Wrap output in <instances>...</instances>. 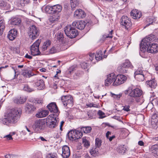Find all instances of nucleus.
Returning a JSON list of instances; mask_svg holds the SVG:
<instances>
[{
    "label": "nucleus",
    "instance_id": "nucleus-42",
    "mask_svg": "<svg viewBox=\"0 0 158 158\" xmlns=\"http://www.w3.org/2000/svg\"><path fill=\"white\" fill-rule=\"evenodd\" d=\"M98 148H93L90 151V154L94 156H95L98 152Z\"/></svg>",
    "mask_w": 158,
    "mask_h": 158
},
{
    "label": "nucleus",
    "instance_id": "nucleus-58",
    "mask_svg": "<svg viewBox=\"0 0 158 158\" xmlns=\"http://www.w3.org/2000/svg\"><path fill=\"white\" fill-rule=\"evenodd\" d=\"M77 67L76 66H71L69 68V72L71 73L73 71L75 70L76 69Z\"/></svg>",
    "mask_w": 158,
    "mask_h": 158
},
{
    "label": "nucleus",
    "instance_id": "nucleus-44",
    "mask_svg": "<svg viewBox=\"0 0 158 158\" xmlns=\"http://www.w3.org/2000/svg\"><path fill=\"white\" fill-rule=\"evenodd\" d=\"M110 94L112 97H113L114 98L118 100L119 99L120 97H122V93H120L118 94H115L112 92H110Z\"/></svg>",
    "mask_w": 158,
    "mask_h": 158
},
{
    "label": "nucleus",
    "instance_id": "nucleus-51",
    "mask_svg": "<svg viewBox=\"0 0 158 158\" xmlns=\"http://www.w3.org/2000/svg\"><path fill=\"white\" fill-rule=\"evenodd\" d=\"M56 155L55 153L49 154L46 156V158H57Z\"/></svg>",
    "mask_w": 158,
    "mask_h": 158
},
{
    "label": "nucleus",
    "instance_id": "nucleus-19",
    "mask_svg": "<svg viewBox=\"0 0 158 158\" xmlns=\"http://www.w3.org/2000/svg\"><path fill=\"white\" fill-rule=\"evenodd\" d=\"M27 97L26 96H19L15 98L13 100L14 102L17 104H22L24 103L26 101Z\"/></svg>",
    "mask_w": 158,
    "mask_h": 158
},
{
    "label": "nucleus",
    "instance_id": "nucleus-61",
    "mask_svg": "<svg viewBox=\"0 0 158 158\" xmlns=\"http://www.w3.org/2000/svg\"><path fill=\"white\" fill-rule=\"evenodd\" d=\"M4 138H6L8 140H10L13 139V138L12 137V135L10 134L6 135L4 137Z\"/></svg>",
    "mask_w": 158,
    "mask_h": 158
},
{
    "label": "nucleus",
    "instance_id": "nucleus-3",
    "mask_svg": "<svg viewBox=\"0 0 158 158\" xmlns=\"http://www.w3.org/2000/svg\"><path fill=\"white\" fill-rule=\"evenodd\" d=\"M83 135V133L79 129L75 130H72L68 133V138L71 140H75L81 138Z\"/></svg>",
    "mask_w": 158,
    "mask_h": 158
},
{
    "label": "nucleus",
    "instance_id": "nucleus-35",
    "mask_svg": "<svg viewBox=\"0 0 158 158\" xmlns=\"http://www.w3.org/2000/svg\"><path fill=\"white\" fill-rule=\"evenodd\" d=\"M56 36V39L58 40L61 42L63 41L64 38V36L63 33L62 32H58L57 33Z\"/></svg>",
    "mask_w": 158,
    "mask_h": 158
},
{
    "label": "nucleus",
    "instance_id": "nucleus-8",
    "mask_svg": "<svg viewBox=\"0 0 158 158\" xmlns=\"http://www.w3.org/2000/svg\"><path fill=\"white\" fill-rule=\"evenodd\" d=\"M132 67L133 66L131 62L129 60H127L124 62L120 64L118 68V69L122 73H127L128 69Z\"/></svg>",
    "mask_w": 158,
    "mask_h": 158
},
{
    "label": "nucleus",
    "instance_id": "nucleus-63",
    "mask_svg": "<svg viewBox=\"0 0 158 158\" xmlns=\"http://www.w3.org/2000/svg\"><path fill=\"white\" fill-rule=\"evenodd\" d=\"M25 127L27 130L29 132V135H31L33 133V132L31 131L30 127H28L27 126H25Z\"/></svg>",
    "mask_w": 158,
    "mask_h": 158
},
{
    "label": "nucleus",
    "instance_id": "nucleus-62",
    "mask_svg": "<svg viewBox=\"0 0 158 158\" xmlns=\"http://www.w3.org/2000/svg\"><path fill=\"white\" fill-rule=\"evenodd\" d=\"M89 56L90 57L89 58V60L91 61H92L94 59L95 55L94 53H90L89 54Z\"/></svg>",
    "mask_w": 158,
    "mask_h": 158
},
{
    "label": "nucleus",
    "instance_id": "nucleus-31",
    "mask_svg": "<svg viewBox=\"0 0 158 158\" xmlns=\"http://www.w3.org/2000/svg\"><path fill=\"white\" fill-rule=\"evenodd\" d=\"M78 129L81 131L82 133L83 131L84 133H88L91 131L92 128L90 127H81L80 129L78 128Z\"/></svg>",
    "mask_w": 158,
    "mask_h": 158
},
{
    "label": "nucleus",
    "instance_id": "nucleus-38",
    "mask_svg": "<svg viewBox=\"0 0 158 158\" xmlns=\"http://www.w3.org/2000/svg\"><path fill=\"white\" fill-rule=\"evenodd\" d=\"M71 5L72 9L74 10L76 7L78 5V1L77 0H71Z\"/></svg>",
    "mask_w": 158,
    "mask_h": 158
},
{
    "label": "nucleus",
    "instance_id": "nucleus-46",
    "mask_svg": "<svg viewBox=\"0 0 158 158\" xmlns=\"http://www.w3.org/2000/svg\"><path fill=\"white\" fill-rule=\"evenodd\" d=\"M82 142L84 146L86 147H88L89 146V143L85 138H83Z\"/></svg>",
    "mask_w": 158,
    "mask_h": 158
},
{
    "label": "nucleus",
    "instance_id": "nucleus-59",
    "mask_svg": "<svg viewBox=\"0 0 158 158\" xmlns=\"http://www.w3.org/2000/svg\"><path fill=\"white\" fill-rule=\"evenodd\" d=\"M112 83V82L111 81L108 80L107 78L105 80V85L106 86L109 85Z\"/></svg>",
    "mask_w": 158,
    "mask_h": 158
},
{
    "label": "nucleus",
    "instance_id": "nucleus-55",
    "mask_svg": "<svg viewBox=\"0 0 158 158\" xmlns=\"http://www.w3.org/2000/svg\"><path fill=\"white\" fill-rule=\"evenodd\" d=\"M131 89H139L141 88L140 86L136 85V84H133L131 85L130 87Z\"/></svg>",
    "mask_w": 158,
    "mask_h": 158
},
{
    "label": "nucleus",
    "instance_id": "nucleus-18",
    "mask_svg": "<svg viewBox=\"0 0 158 158\" xmlns=\"http://www.w3.org/2000/svg\"><path fill=\"white\" fill-rule=\"evenodd\" d=\"M17 32V31L15 29L10 30L8 32L7 37L10 40H14L16 37Z\"/></svg>",
    "mask_w": 158,
    "mask_h": 158
},
{
    "label": "nucleus",
    "instance_id": "nucleus-54",
    "mask_svg": "<svg viewBox=\"0 0 158 158\" xmlns=\"http://www.w3.org/2000/svg\"><path fill=\"white\" fill-rule=\"evenodd\" d=\"M81 156V154L79 152H76L73 154V157L74 158H79Z\"/></svg>",
    "mask_w": 158,
    "mask_h": 158
},
{
    "label": "nucleus",
    "instance_id": "nucleus-10",
    "mask_svg": "<svg viewBox=\"0 0 158 158\" xmlns=\"http://www.w3.org/2000/svg\"><path fill=\"white\" fill-rule=\"evenodd\" d=\"M61 100L65 106H70L73 105V98L70 95L62 96Z\"/></svg>",
    "mask_w": 158,
    "mask_h": 158
},
{
    "label": "nucleus",
    "instance_id": "nucleus-41",
    "mask_svg": "<svg viewBox=\"0 0 158 158\" xmlns=\"http://www.w3.org/2000/svg\"><path fill=\"white\" fill-rule=\"evenodd\" d=\"M57 122L55 120L50 121L48 124L49 127L52 128H55L57 126Z\"/></svg>",
    "mask_w": 158,
    "mask_h": 158
},
{
    "label": "nucleus",
    "instance_id": "nucleus-16",
    "mask_svg": "<svg viewBox=\"0 0 158 158\" xmlns=\"http://www.w3.org/2000/svg\"><path fill=\"white\" fill-rule=\"evenodd\" d=\"M70 155V150L69 147L64 145L62 148V156L63 158H68Z\"/></svg>",
    "mask_w": 158,
    "mask_h": 158
},
{
    "label": "nucleus",
    "instance_id": "nucleus-15",
    "mask_svg": "<svg viewBox=\"0 0 158 158\" xmlns=\"http://www.w3.org/2000/svg\"><path fill=\"white\" fill-rule=\"evenodd\" d=\"M86 14L84 11L81 9H77L74 12V17L77 19H81L84 18Z\"/></svg>",
    "mask_w": 158,
    "mask_h": 158
},
{
    "label": "nucleus",
    "instance_id": "nucleus-13",
    "mask_svg": "<svg viewBox=\"0 0 158 158\" xmlns=\"http://www.w3.org/2000/svg\"><path fill=\"white\" fill-rule=\"evenodd\" d=\"M147 52L151 53H156L158 52V44L156 43L150 44L147 49Z\"/></svg>",
    "mask_w": 158,
    "mask_h": 158
},
{
    "label": "nucleus",
    "instance_id": "nucleus-32",
    "mask_svg": "<svg viewBox=\"0 0 158 158\" xmlns=\"http://www.w3.org/2000/svg\"><path fill=\"white\" fill-rule=\"evenodd\" d=\"M44 9L46 13L52 14V16L53 15V6H50L48 5L45 6Z\"/></svg>",
    "mask_w": 158,
    "mask_h": 158
},
{
    "label": "nucleus",
    "instance_id": "nucleus-11",
    "mask_svg": "<svg viewBox=\"0 0 158 158\" xmlns=\"http://www.w3.org/2000/svg\"><path fill=\"white\" fill-rule=\"evenodd\" d=\"M127 80L126 77L122 74L117 75L115 80L113 83V86H118L124 83Z\"/></svg>",
    "mask_w": 158,
    "mask_h": 158
},
{
    "label": "nucleus",
    "instance_id": "nucleus-5",
    "mask_svg": "<svg viewBox=\"0 0 158 158\" xmlns=\"http://www.w3.org/2000/svg\"><path fill=\"white\" fill-rule=\"evenodd\" d=\"M62 9V6L57 4L53 6V15L50 19V21L54 22L56 21L59 19V16L58 15L61 11Z\"/></svg>",
    "mask_w": 158,
    "mask_h": 158
},
{
    "label": "nucleus",
    "instance_id": "nucleus-22",
    "mask_svg": "<svg viewBox=\"0 0 158 158\" xmlns=\"http://www.w3.org/2000/svg\"><path fill=\"white\" fill-rule=\"evenodd\" d=\"M146 84L148 87L153 89L156 88L157 85L156 81L154 79L147 81Z\"/></svg>",
    "mask_w": 158,
    "mask_h": 158
},
{
    "label": "nucleus",
    "instance_id": "nucleus-23",
    "mask_svg": "<svg viewBox=\"0 0 158 158\" xmlns=\"http://www.w3.org/2000/svg\"><path fill=\"white\" fill-rule=\"evenodd\" d=\"M156 40V36L153 34H150L148 36L146 37L143 39V41H145L150 44L151 43L155 41Z\"/></svg>",
    "mask_w": 158,
    "mask_h": 158
},
{
    "label": "nucleus",
    "instance_id": "nucleus-27",
    "mask_svg": "<svg viewBox=\"0 0 158 158\" xmlns=\"http://www.w3.org/2000/svg\"><path fill=\"white\" fill-rule=\"evenodd\" d=\"M55 113V114H52L48 116L47 118V120H48V122L54 120L57 121V120L58 119V117L59 113Z\"/></svg>",
    "mask_w": 158,
    "mask_h": 158
},
{
    "label": "nucleus",
    "instance_id": "nucleus-14",
    "mask_svg": "<svg viewBox=\"0 0 158 158\" xmlns=\"http://www.w3.org/2000/svg\"><path fill=\"white\" fill-rule=\"evenodd\" d=\"M86 24V23L84 21H81L78 22L75 21L72 23V25L79 30H81L85 27Z\"/></svg>",
    "mask_w": 158,
    "mask_h": 158
},
{
    "label": "nucleus",
    "instance_id": "nucleus-4",
    "mask_svg": "<svg viewBox=\"0 0 158 158\" xmlns=\"http://www.w3.org/2000/svg\"><path fill=\"white\" fill-rule=\"evenodd\" d=\"M64 31L66 35L70 38H75L78 34L77 30L71 26H66Z\"/></svg>",
    "mask_w": 158,
    "mask_h": 158
},
{
    "label": "nucleus",
    "instance_id": "nucleus-12",
    "mask_svg": "<svg viewBox=\"0 0 158 158\" xmlns=\"http://www.w3.org/2000/svg\"><path fill=\"white\" fill-rule=\"evenodd\" d=\"M121 24L128 29L131 26L132 23L131 20L127 16H123L121 19Z\"/></svg>",
    "mask_w": 158,
    "mask_h": 158
},
{
    "label": "nucleus",
    "instance_id": "nucleus-1",
    "mask_svg": "<svg viewBox=\"0 0 158 158\" xmlns=\"http://www.w3.org/2000/svg\"><path fill=\"white\" fill-rule=\"evenodd\" d=\"M20 110L17 109H11L7 114V117L2 120V123L7 125L16 123L20 117Z\"/></svg>",
    "mask_w": 158,
    "mask_h": 158
},
{
    "label": "nucleus",
    "instance_id": "nucleus-56",
    "mask_svg": "<svg viewBox=\"0 0 158 158\" xmlns=\"http://www.w3.org/2000/svg\"><path fill=\"white\" fill-rule=\"evenodd\" d=\"M95 58L96 60L99 61L102 59V55L96 54L95 56Z\"/></svg>",
    "mask_w": 158,
    "mask_h": 158
},
{
    "label": "nucleus",
    "instance_id": "nucleus-50",
    "mask_svg": "<svg viewBox=\"0 0 158 158\" xmlns=\"http://www.w3.org/2000/svg\"><path fill=\"white\" fill-rule=\"evenodd\" d=\"M29 2V0H20V3L22 6H24L25 4H28Z\"/></svg>",
    "mask_w": 158,
    "mask_h": 158
},
{
    "label": "nucleus",
    "instance_id": "nucleus-43",
    "mask_svg": "<svg viewBox=\"0 0 158 158\" xmlns=\"http://www.w3.org/2000/svg\"><path fill=\"white\" fill-rule=\"evenodd\" d=\"M152 153L158 156V145H154L152 146Z\"/></svg>",
    "mask_w": 158,
    "mask_h": 158
},
{
    "label": "nucleus",
    "instance_id": "nucleus-49",
    "mask_svg": "<svg viewBox=\"0 0 158 158\" xmlns=\"http://www.w3.org/2000/svg\"><path fill=\"white\" fill-rule=\"evenodd\" d=\"M98 114L99 116V118H102L106 117L105 113L101 110H99L98 111Z\"/></svg>",
    "mask_w": 158,
    "mask_h": 158
},
{
    "label": "nucleus",
    "instance_id": "nucleus-52",
    "mask_svg": "<svg viewBox=\"0 0 158 158\" xmlns=\"http://www.w3.org/2000/svg\"><path fill=\"white\" fill-rule=\"evenodd\" d=\"M86 106L87 107H98V105H97L95 104H94L93 103H90L89 104H86Z\"/></svg>",
    "mask_w": 158,
    "mask_h": 158
},
{
    "label": "nucleus",
    "instance_id": "nucleus-64",
    "mask_svg": "<svg viewBox=\"0 0 158 158\" xmlns=\"http://www.w3.org/2000/svg\"><path fill=\"white\" fill-rule=\"evenodd\" d=\"M113 30H112L111 31H110L109 32V33L108 35L106 36V38H112L113 37V36L112 35L113 33Z\"/></svg>",
    "mask_w": 158,
    "mask_h": 158
},
{
    "label": "nucleus",
    "instance_id": "nucleus-26",
    "mask_svg": "<svg viewBox=\"0 0 158 158\" xmlns=\"http://www.w3.org/2000/svg\"><path fill=\"white\" fill-rule=\"evenodd\" d=\"M149 45V43H148L145 41H143V40L140 44V50L142 52H145L146 51L147 49L148 48V45Z\"/></svg>",
    "mask_w": 158,
    "mask_h": 158
},
{
    "label": "nucleus",
    "instance_id": "nucleus-53",
    "mask_svg": "<svg viewBox=\"0 0 158 158\" xmlns=\"http://www.w3.org/2000/svg\"><path fill=\"white\" fill-rule=\"evenodd\" d=\"M134 99L133 98L131 97L127 99V102L128 104H130L134 102Z\"/></svg>",
    "mask_w": 158,
    "mask_h": 158
},
{
    "label": "nucleus",
    "instance_id": "nucleus-40",
    "mask_svg": "<svg viewBox=\"0 0 158 158\" xmlns=\"http://www.w3.org/2000/svg\"><path fill=\"white\" fill-rule=\"evenodd\" d=\"M30 102H34L35 104H42L43 102V100L41 98H36V99H31V100H30ZM33 105H34V103Z\"/></svg>",
    "mask_w": 158,
    "mask_h": 158
},
{
    "label": "nucleus",
    "instance_id": "nucleus-48",
    "mask_svg": "<svg viewBox=\"0 0 158 158\" xmlns=\"http://www.w3.org/2000/svg\"><path fill=\"white\" fill-rule=\"evenodd\" d=\"M143 71L141 68H138L136 70L135 72L134 75H139L141 74H143Z\"/></svg>",
    "mask_w": 158,
    "mask_h": 158
},
{
    "label": "nucleus",
    "instance_id": "nucleus-24",
    "mask_svg": "<svg viewBox=\"0 0 158 158\" xmlns=\"http://www.w3.org/2000/svg\"><path fill=\"white\" fill-rule=\"evenodd\" d=\"M49 111L46 110H42L38 112L36 116L37 117L41 118L45 117L48 115Z\"/></svg>",
    "mask_w": 158,
    "mask_h": 158
},
{
    "label": "nucleus",
    "instance_id": "nucleus-9",
    "mask_svg": "<svg viewBox=\"0 0 158 158\" xmlns=\"http://www.w3.org/2000/svg\"><path fill=\"white\" fill-rule=\"evenodd\" d=\"M125 93L131 97H139L142 94V91L141 89H127Z\"/></svg>",
    "mask_w": 158,
    "mask_h": 158
},
{
    "label": "nucleus",
    "instance_id": "nucleus-28",
    "mask_svg": "<svg viewBox=\"0 0 158 158\" xmlns=\"http://www.w3.org/2000/svg\"><path fill=\"white\" fill-rule=\"evenodd\" d=\"M21 20L20 19L15 17L12 18L10 21L11 24L14 25H18L21 23Z\"/></svg>",
    "mask_w": 158,
    "mask_h": 158
},
{
    "label": "nucleus",
    "instance_id": "nucleus-6",
    "mask_svg": "<svg viewBox=\"0 0 158 158\" xmlns=\"http://www.w3.org/2000/svg\"><path fill=\"white\" fill-rule=\"evenodd\" d=\"M28 34L29 38L32 40L35 39L39 35V30L35 25H31L29 28Z\"/></svg>",
    "mask_w": 158,
    "mask_h": 158
},
{
    "label": "nucleus",
    "instance_id": "nucleus-7",
    "mask_svg": "<svg viewBox=\"0 0 158 158\" xmlns=\"http://www.w3.org/2000/svg\"><path fill=\"white\" fill-rule=\"evenodd\" d=\"M41 41L40 40H36L31 47V53L33 56L39 55L40 54L39 51V47Z\"/></svg>",
    "mask_w": 158,
    "mask_h": 158
},
{
    "label": "nucleus",
    "instance_id": "nucleus-25",
    "mask_svg": "<svg viewBox=\"0 0 158 158\" xmlns=\"http://www.w3.org/2000/svg\"><path fill=\"white\" fill-rule=\"evenodd\" d=\"M59 51L57 47L53 46L46 51L45 54L47 55L52 54L58 52Z\"/></svg>",
    "mask_w": 158,
    "mask_h": 158
},
{
    "label": "nucleus",
    "instance_id": "nucleus-33",
    "mask_svg": "<svg viewBox=\"0 0 158 158\" xmlns=\"http://www.w3.org/2000/svg\"><path fill=\"white\" fill-rule=\"evenodd\" d=\"M5 28V21L3 20H1L0 21V35H2L3 34Z\"/></svg>",
    "mask_w": 158,
    "mask_h": 158
},
{
    "label": "nucleus",
    "instance_id": "nucleus-45",
    "mask_svg": "<svg viewBox=\"0 0 158 158\" xmlns=\"http://www.w3.org/2000/svg\"><path fill=\"white\" fill-rule=\"evenodd\" d=\"M102 143L101 140L98 138H96L95 139V146L96 147L98 148L101 146Z\"/></svg>",
    "mask_w": 158,
    "mask_h": 158
},
{
    "label": "nucleus",
    "instance_id": "nucleus-17",
    "mask_svg": "<svg viewBox=\"0 0 158 158\" xmlns=\"http://www.w3.org/2000/svg\"><path fill=\"white\" fill-rule=\"evenodd\" d=\"M47 107L51 112L53 113H59L58 108L55 102H51L49 104Z\"/></svg>",
    "mask_w": 158,
    "mask_h": 158
},
{
    "label": "nucleus",
    "instance_id": "nucleus-47",
    "mask_svg": "<svg viewBox=\"0 0 158 158\" xmlns=\"http://www.w3.org/2000/svg\"><path fill=\"white\" fill-rule=\"evenodd\" d=\"M23 75L24 76H25L26 77H30L32 76L33 74L31 73V71L29 72L28 70H26L23 73Z\"/></svg>",
    "mask_w": 158,
    "mask_h": 158
},
{
    "label": "nucleus",
    "instance_id": "nucleus-2",
    "mask_svg": "<svg viewBox=\"0 0 158 158\" xmlns=\"http://www.w3.org/2000/svg\"><path fill=\"white\" fill-rule=\"evenodd\" d=\"M47 123L45 119L36 120L33 125V129L35 132L40 133L45 129Z\"/></svg>",
    "mask_w": 158,
    "mask_h": 158
},
{
    "label": "nucleus",
    "instance_id": "nucleus-36",
    "mask_svg": "<svg viewBox=\"0 0 158 158\" xmlns=\"http://www.w3.org/2000/svg\"><path fill=\"white\" fill-rule=\"evenodd\" d=\"M26 107L29 112L34 111L36 109L35 107L32 104L27 103Z\"/></svg>",
    "mask_w": 158,
    "mask_h": 158
},
{
    "label": "nucleus",
    "instance_id": "nucleus-57",
    "mask_svg": "<svg viewBox=\"0 0 158 158\" xmlns=\"http://www.w3.org/2000/svg\"><path fill=\"white\" fill-rule=\"evenodd\" d=\"M80 64L81 67L82 69H85L87 68V64L86 63L84 62L82 63H81Z\"/></svg>",
    "mask_w": 158,
    "mask_h": 158
},
{
    "label": "nucleus",
    "instance_id": "nucleus-30",
    "mask_svg": "<svg viewBox=\"0 0 158 158\" xmlns=\"http://www.w3.org/2000/svg\"><path fill=\"white\" fill-rule=\"evenodd\" d=\"M35 86L38 87V88L41 89H44L45 87V84L44 81L42 80H40L38 81L35 84Z\"/></svg>",
    "mask_w": 158,
    "mask_h": 158
},
{
    "label": "nucleus",
    "instance_id": "nucleus-39",
    "mask_svg": "<svg viewBox=\"0 0 158 158\" xmlns=\"http://www.w3.org/2000/svg\"><path fill=\"white\" fill-rule=\"evenodd\" d=\"M134 77L137 81H143L144 79V74L134 75Z\"/></svg>",
    "mask_w": 158,
    "mask_h": 158
},
{
    "label": "nucleus",
    "instance_id": "nucleus-34",
    "mask_svg": "<svg viewBox=\"0 0 158 158\" xmlns=\"http://www.w3.org/2000/svg\"><path fill=\"white\" fill-rule=\"evenodd\" d=\"M126 148L124 145L119 146L117 148V151L121 154H123L126 151Z\"/></svg>",
    "mask_w": 158,
    "mask_h": 158
},
{
    "label": "nucleus",
    "instance_id": "nucleus-37",
    "mask_svg": "<svg viewBox=\"0 0 158 158\" xmlns=\"http://www.w3.org/2000/svg\"><path fill=\"white\" fill-rule=\"evenodd\" d=\"M116 76L114 73H112L108 75L107 79L108 80L111 81L112 82L115 81Z\"/></svg>",
    "mask_w": 158,
    "mask_h": 158
},
{
    "label": "nucleus",
    "instance_id": "nucleus-20",
    "mask_svg": "<svg viewBox=\"0 0 158 158\" xmlns=\"http://www.w3.org/2000/svg\"><path fill=\"white\" fill-rule=\"evenodd\" d=\"M131 15L135 19H139L142 16V13L137 10H133L130 13Z\"/></svg>",
    "mask_w": 158,
    "mask_h": 158
},
{
    "label": "nucleus",
    "instance_id": "nucleus-60",
    "mask_svg": "<svg viewBox=\"0 0 158 158\" xmlns=\"http://www.w3.org/2000/svg\"><path fill=\"white\" fill-rule=\"evenodd\" d=\"M130 106L129 105H126L123 106V110L126 111H128L130 110L129 109Z\"/></svg>",
    "mask_w": 158,
    "mask_h": 158
},
{
    "label": "nucleus",
    "instance_id": "nucleus-29",
    "mask_svg": "<svg viewBox=\"0 0 158 158\" xmlns=\"http://www.w3.org/2000/svg\"><path fill=\"white\" fill-rule=\"evenodd\" d=\"M152 124L153 125L158 126V114L155 113L153 115L152 118Z\"/></svg>",
    "mask_w": 158,
    "mask_h": 158
},
{
    "label": "nucleus",
    "instance_id": "nucleus-21",
    "mask_svg": "<svg viewBox=\"0 0 158 158\" xmlns=\"http://www.w3.org/2000/svg\"><path fill=\"white\" fill-rule=\"evenodd\" d=\"M51 44V41L49 40H47L44 42L41 47L42 51L44 52L45 54V52L48 50V48H49Z\"/></svg>",
    "mask_w": 158,
    "mask_h": 158
}]
</instances>
